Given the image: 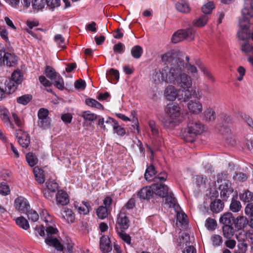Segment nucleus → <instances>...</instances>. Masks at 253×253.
I'll use <instances>...</instances> for the list:
<instances>
[{
    "mask_svg": "<svg viewBox=\"0 0 253 253\" xmlns=\"http://www.w3.org/2000/svg\"><path fill=\"white\" fill-rule=\"evenodd\" d=\"M223 236L227 239L231 238L234 235V229L230 225H224L222 227Z\"/></svg>",
    "mask_w": 253,
    "mask_h": 253,
    "instance_id": "obj_38",
    "label": "nucleus"
},
{
    "mask_svg": "<svg viewBox=\"0 0 253 253\" xmlns=\"http://www.w3.org/2000/svg\"><path fill=\"white\" fill-rule=\"evenodd\" d=\"M125 210L124 208L122 209L117 218L116 228H118L119 227L121 230H126L129 226V220L125 214Z\"/></svg>",
    "mask_w": 253,
    "mask_h": 253,
    "instance_id": "obj_13",
    "label": "nucleus"
},
{
    "mask_svg": "<svg viewBox=\"0 0 253 253\" xmlns=\"http://www.w3.org/2000/svg\"><path fill=\"white\" fill-rule=\"evenodd\" d=\"M149 125L153 135V141L155 142H164L165 140L162 136L161 132L159 131V126L156 125L155 122L150 120L149 122Z\"/></svg>",
    "mask_w": 253,
    "mask_h": 253,
    "instance_id": "obj_14",
    "label": "nucleus"
},
{
    "mask_svg": "<svg viewBox=\"0 0 253 253\" xmlns=\"http://www.w3.org/2000/svg\"><path fill=\"white\" fill-rule=\"evenodd\" d=\"M16 137L18 142H20V141L30 142V138L29 134L26 132L22 131L21 130L17 132Z\"/></svg>",
    "mask_w": 253,
    "mask_h": 253,
    "instance_id": "obj_40",
    "label": "nucleus"
},
{
    "mask_svg": "<svg viewBox=\"0 0 253 253\" xmlns=\"http://www.w3.org/2000/svg\"><path fill=\"white\" fill-rule=\"evenodd\" d=\"M215 186L220 191V196L223 201H227L233 192L231 182L222 175L218 176Z\"/></svg>",
    "mask_w": 253,
    "mask_h": 253,
    "instance_id": "obj_4",
    "label": "nucleus"
},
{
    "mask_svg": "<svg viewBox=\"0 0 253 253\" xmlns=\"http://www.w3.org/2000/svg\"><path fill=\"white\" fill-rule=\"evenodd\" d=\"M56 214L68 223H73L75 220V214L71 209L63 208L61 210L56 209Z\"/></svg>",
    "mask_w": 253,
    "mask_h": 253,
    "instance_id": "obj_10",
    "label": "nucleus"
},
{
    "mask_svg": "<svg viewBox=\"0 0 253 253\" xmlns=\"http://www.w3.org/2000/svg\"><path fill=\"white\" fill-rule=\"evenodd\" d=\"M106 77L109 82L115 84L119 80V72L118 70L111 68L106 74Z\"/></svg>",
    "mask_w": 253,
    "mask_h": 253,
    "instance_id": "obj_24",
    "label": "nucleus"
},
{
    "mask_svg": "<svg viewBox=\"0 0 253 253\" xmlns=\"http://www.w3.org/2000/svg\"><path fill=\"white\" fill-rule=\"evenodd\" d=\"M143 53V49L140 45H135L131 50V55L136 59L139 58Z\"/></svg>",
    "mask_w": 253,
    "mask_h": 253,
    "instance_id": "obj_44",
    "label": "nucleus"
},
{
    "mask_svg": "<svg viewBox=\"0 0 253 253\" xmlns=\"http://www.w3.org/2000/svg\"><path fill=\"white\" fill-rule=\"evenodd\" d=\"M224 207V204L219 199L212 202L210 205L211 210L215 213L221 211Z\"/></svg>",
    "mask_w": 253,
    "mask_h": 253,
    "instance_id": "obj_28",
    "label": "nucleus"
},
{
    "mask_svg": "<svg viewBox=\"0 0 253 253\" xmlns=\"http://www.w3.org/2000/svg\"><path fill=\"white\" fill-rule=\"evenodd\" d=\"M45 3V0H33L32 6L35 9L42 10L44 7Z\"/></svg>",
    "mask_w": 253,
    "mask_h": 253,
    "instance_id": "obj_51",
    "label": "nucleus"
},
{
    "mask_svg": "<svg viewBox=\"0 0 253 253\" xmlns=\"http://www.w3.org/2000/svg\"><path fill=\"white\" fill-rule=\"evenodd\" d=\"M172 67L167 66L164 68L162 71L155 72L153 78L155 84H158L161 81L167 83H172L174 80V74L172 73Z\"/></svg>",
    "mask_w": 253,
    "mask_h": 253,
    "instance_id": "obj_5",
    "label": "nucleus"
},
{
    "mask_svg": "<svg viewBox=\"0 0 253 253\" xmlns=\"http://www.w3.org/2000/svg\"><path fill=\"white\" fill-rule=\"evenodd\" d=\"M23 80V74L21 71L16 70L14 71L11 75V79L7 83V88L8 89L9 93H13L17 89V85L21 84Z\"/></svg>",
    "mask_w": 253,
    "mask_h": 253,
    "instance_id": "obj_8",
    "label": "nucleus"
},
{
    "mask_svg": "<svg viewBox=\"0 0 253 253\" xmlns=\"http://www.w3.org/2000/svg\"><path fill=\"white\" fill-rule=\"evenodd\" d=\"M195 30L191 27L184 29L178 30L171 37V42L176 43L184 40L192 41L194 39Z\"/></svg>",
    "mask_w": 253,
    "mask_h": 253,
    "instance_id": "obj_6",
    "label": "nucleus"
},
{
    "mask_svg": "<svg viewBox=\"0 0 253 253\" xmlns=\"http://www.w3.org/2000/svg\"><path fill=\"white\" fill-rule=\"evenodd\" d=\"M240 199L245 203H249L253 201V193L246 190L243 193L240 194Z\"/></svg>",
    "mask_w": 253,
    "mask_h": 253,
    "instance_id": "obj_34",
    "label": "nucleus"
},
{
    "mask_svg": "<svg viewBox=\"0 0 253 253\" xmlns=\"http://www.w3.org/2000/svg\"><path fill=\"white\" fill-rule=\"evenodd\" d=\"M249 223L247 218L244 216H239L236 218L235 221V227L238 229H241L246 226Z\"/></svg>",
    "mask_w": 253,
    "mask_h": 253,
    "instance_id": "obj_31",
    "label": "nucleus"
},
{
    "mask_svg": "<svg viewBox=\"0 0 253 253\" xmlns=\"http://www.w3.org/2000/svg\"><path fill=\"white\" fill-rule=\"evenodd\" d=\"M193 181L197 187H200L204 184L205 179L202 175H196L193 178Z\"/></svg>",
    "mask_w": 253,
    "mask_h": 253,
    "instance_id": "obj_63",
    "label": "nucleus"
},
{
    "mask_svg": "<svg viewBox=\"0 0 253 253\" xmlns=\"http://www.w3.org/2000/svg\"><path fill=\"white\" fill-rule=\"evenodd\" d=\"M15 222L16 224L21 228L24 230H27L29 228L30 225L28 220L23 216H20L16 218Z\"/></svg>",
    "mask_w": 253,
    "mask_h": 253,
    "instance_id": "obj_35",
    "label": "nucleus"
},
{
    "mask_svg": "<svg viewBox=\"0 0 253 253\" xmlns=\"http://www.w3.org/2000/svg\"><path fill=\"white\" fill-rule=\"evenodd\" d=\"M187 108L190 112L195 114H200L203 110L202 104L199 101L192 100L188 103Z\"/></svg>",
    "mask_w": 253,
    "mask_h": 253,
    "instance_id": "obj_21",
    "label": "nucleus"
},
{
    "mask_svg": "<svg viewBox=\"0 0 253 253\" xmlns=\"http://www.w3.org/2000/svg\"><path fill=\"white\" fill-rule=\"evenodd\" d=\"M216 118L214 111L211 108H207L204 112V119L208 122H213Z\"/></svg>",
    "mask_w": 253,
    "mask_h": 253,
    "instance_id": "obj_29",
    "label": "nucleus"
},
{
    "mask_svg": "<svg viewBox=\"0 0 253 253\" xmlns=\"http://www.w3.org/2000/svg\"><path fill=\"white\" fill-rule=\"evenodd\" d=\"M57 232L56 228L50 226L47 227L46 229L45 242L47 245L54 247L57 250L60 251L63 250V246L55 236Z\"/></svg>",
    "mask_w": 253,
    "mask_h": 253,
    "instance_id": "obj_7",
    "label": "nucleus"
},
{
    "mask_svg": "<svg viewBox=\"0 0 253 253\" xmlns=\"http://www.w3.org/2000/svg\"><path fill=\"white\" fill-rule=\"evenodd\" d=\"M33 172L37 181L40 184L43 183L45 181L43 170L38 167L33 169Z\"/></svg>",
    "mask_w": 253,
    "mask_h": 253,
    "instance_id": "obj_27",
    "label": "nucleus"
},
{
    "mask_svg": "<svg viewBox=\"0 0 253 253\" xmlns=\"http://www.w3.org/2000/svg\"><path fill=\"white\" fill-rule=\"evenodd\" d=\"M243 14V19L239 21V24L242 31H246L248 29L249 21L247 18L244 15V12L242 11Z\"/></svg>",
    "mask_w": 253,
    "mask_h": 253,
    "instance_id": "obj_55",
    "label": "nucleus"
},
{
    "mask_svg": "<svg viewBox=\"0 0 253 253\" xmlns=\"http://www.w3.org/2000/svg\"><path fill=\"white\" fill-rule=\"evenodd\" d=\"M98 125L104 129H108L111 127L113 128L116 125V123L118 122L116 120L110 117L108 118L105 121L102 117L98 116Z\"/></svg>",
    "mask_w": 253,
    "mask_h": 253,
    "instance_id": "obj_16",
    "label": "nucleus"
},
{
    "mask_svg": "<svg viewBox=\"0 0 253 253\" xmlns=\"http://www.w3.org/2000/svg\"><path fill=\"white\" fill-rule=\"evenodd\" d=\"M125 49L124 44L120 42L115 44L113 46V51L115 53L122 54L124 52Z\"/></svg>",
    "mask_w": 253,
    "mask_h": 253,
    "instance_id": "obj_60",
    "label": "nucleus"
},
{
    "mask_svg": "<svg viewBox=\"0 0 253 253\" xmlns=\"http://www.w3.org/2000/svg\"><path fill=\"white\" fill-rule=\"evenodd\" d=\"M209 17L207 15H202L199 18L193 21V24L197 27H202L207 23Z\"/></svg>",
    "mask_w": 253,
    "mask_h": 253,
    "instance_id": "obj_33",
    "label": "nucleus"
},
{
    "mask_svg": "<svg viewBox=\"0 0 253 253\" xmlns=\"http://www.w3.org/2000/svg\"><path fill=\"white\" fill-rule=\"evenodd\" d=\"M175 8L178 11L188 13L191 10L189 3L185 0H179L175 4Z\"/></svg>",
    "mask_w": 253,
    "mask_h": 253,
    "instance_id": "obj_23",
    "label": "nucleus"
},
{
    "mask_svg": "<svg viewBox=\"0 0 253 253\" xmlns=\"http://www.w3.org/2000/svg\"><path fill=\"white\" fill-rule=\"evenodd\" d=\"M245 211L247 215L250 217L253 216V203L248 204L245 209Z\"/></svg>",
    "mask_w": 253,
    "mask_h": 253,
    "instance_id": "obj_64",
    "label": "nucleus"
},
{
    "mask_svg": "<svg viewBox=\"0 0 253 253\" xmlns=\"http://www.w3.org/2000/svg\"><path fill=\"white\" fill-rule=\"evenodd\" d=\"M164 95L167 100L171 101L175 100L177 97L178 98L179 96L177 90L173 85H169L166 88Z\"/></svg>",
    "mask_w": 253,
    "mask_h": 253,
    "instance_id": "obj_19",
    "label": "nucleus"
},
{
    "mask_svg": "<svg viewBox=\"0 0 253 253\" xmlns=\"http://www.w3.org/2000/svg\"><path fill=\"white\" fill-rule=\"evenodd\" d=\"M113 130L115 133H116L118 135L120 136H124L126 133L125 129L121 126L117 122L116 123V125L113 128Z\"/></svg>",
    "mask_w": 253,
    "mask_h": 253,
    "instance_id": "obj_59",
    "label": "nucleus"
},
{
    "mask_svg": "<svg viewBox=\"0 0 253 253\" xmlns=\"http://www.w3.org/2000/svg\"><path fill=\"white\" fill-rule=\"evenodd\" d=\"M85 103L86 105L89 107H95L99 109H104L103 105L95 99L88 98L85 99Z\"/></svg>",
    "mask_w": 253,
    "mask_h": 253,
    "instance_id": "obj_37",
    "label": "nucleus"
},
{
    "mask_svg": "<svg viewBox=\"0 0 253 253\" xmlns=\"http://www.w3.org/2000/svg\"><path fill=\"white\" fill-rule=\"evenodd\" d=\"M233 221L232 213L231 212L224 213L220 218L219 222L220 223L226 225H230Z\"/></svg>",
    "mask_w": 253,
    "mask_h": 253,
    "instance_id": "obj_32",
    "label": "nucleus"
},
{
    "mask_svg": "<svg viewBox=\"0 0 253 253\" xmlns=\"http://www.w3.org/2000/svg\"><path fill=\"white\" fill-rule=\"evenodd\" d=\"M165 112L167 116L162 120V123L166 128L173 129L181 123L182 120L180 118L181 109L177 104L170 103L167 104Z\"/></svg>",
    "mask_w": 253,
    "mask_h": 253,
    "instance_id": "obj_2",
    "label": "nucleus"
},
{
    "mask_svg": "<svg viewBox=\"0 0 253 253\" xmlns=\"http://www.w3.org/2000/svg\"><path fill=\"white\" fill-rule=\"evenodd\" d=\"M214 8V5L212 1H209L202 7V12L205 15L211 14L212 9Z\"/></svg>",
    "mask_w": 253,
    "mask_h": 253,
    "instance_id": "obj_48",
    "label": "nucleus"
},
{
    "mask_svg": "<svg viewBox=\"0 0 253 253\" xmlns=\"http://www.w3.org/2000/svg\"><path fill=\"white\" fill-rule=\"evenodd\" d=\"M0 118L2 121L10 127H13L9 118V113L7 109L4 108L0 110Z\"/></svg>",
    "mask_w": 253,
    "mask_h": 253,
    "instance_id": "obj_26",
    "label": "nucleus"
},
{
    "mask_svg": "<svg viewBox=\"0 0 253 253\" xmlns=\"http://www.w3.org/2000/svg\"><path fill=\"white\" fill-rule=\"evenodd\" d=\"M52 84L56 86L59 89L63 90L64 89V83L62 77L59 75L51 81Z\"/></svg>",
    "mask_w": 253,
    "mask_h": 253,
    "instance_id": "obj_42",
    "label": "nucleus"
},
{
    "mask_svg": "<svg viewBox=\"0 0 253 253\" xmlns=\"http://www.w3.org/2000/svg\"><path fill=\"white\" fill-rule=\"evenodd\" d=\"M56 201L57 204L62 206L67 205L69 203L68 194L63 190H59L56 195Z\"/></svg>",
    "mask_w": 253,
    "mask_h": 253,
    "instance_id": "obj_20",
    "label": "nucleus"
},
{
    "mask_svg": "<svg viewBox=\"0 0 253 253\" xmlns=\"http://www.w3.org/2000/svg\"><path fill=\"white\" fill-rule=\"evenodd\" d=\"M81 117H82L84 120L88 121H93L98 118L97 115L91 113L89 111H84L81 115Z\"/></svg>",
    "mask_w": 253,
    "mask_h": 253,
    "instance_id": "obj_45",
    "label": "nucleus"
},
{
    "mask_svg": "<svg viewBox=\"0 0 253 253\" xmlns=\"http://www.w3.org/2000/svg\"><path fill=\"white\" fill-rule=\"evenodd\" d=\"M17 61L16 56L5 51V49L0 50V66H13Z\"/></svg>",
    "mask_w": 253,
    "mask_h": 253,
    "instance_id": "obj_9",
    "label": "nucleus"
},
{
    "mask_svg": "<svg viewBox=\"0 0 253 253\" xmlns=\"http://www.w3.org/2000/svg\"><path fill=\"white\" fill-rule=\"evenodd\" d=\"M108 209L103 206H100L96 210V213L98 217L103 219L106 218L108 215Z\"/></svg>",
    "mask_w": 253,
    "mask_h": 253,
    "instance_id": "obj_43",
    "label": "nucleus"
},
{
    "mask_svg": "<svg viewBox=\"0 0 253 253\" xmlns=\"http://www.w3.org/2000/svg\"><path fill=\"white\" fill-rule=\"evenodd\" d=\"M81 206L75 205V208L80 214H87L89 212L91 207L88 202H83Z\"/></svg>",
    "mask_w": 253,
    "mask_h": 253,
    "instance_id": "obj_30",
    "label": "nucleus"
},
{
    "mask_svg": "<svg viewBox=\"0 0 253 253\" xmlns=\"http://www.w3.org/2000/svg\"><path fill=\"white\" fill-rule=\"evenodd\" d=\"M168 177V174L166 172H161L155 176L154 182L158 183L166 181Z\"/></svg>",
    "mask_w": 253,
    "mask_h": 253,
    "instance_id": "obj_56",
    "label": "nucleus"
},
{
    "mask_svg": "<svg viewBox=\"0 0 253 253\" xmlns=\"http://www.w3.org/2000/svg\"><path fill=\"white\" fill-rule=\"evenodd\" d=\"M25 213L27 214L29 220L31 221L36 222L39 219V215L35 211L30 210V209L28 212Z\"/></svg>",
    "mask_w": 253,
    "mask_h": 253,
    "instance_id": "obj_54",
    "label": "nucleus"
},
{
    "mask_svg": "<svg viewBox=\"0 0 253 253\" xmlns=\"http://www.w3.org/2000/svg\"><path fill=\"white\" fill-rule=\"evenodd\" d=\"M196 64L200 69V70L203 72L204 74L207 77V78L213 82L214 81V78L210 72L202 63H201L200 61H198V62L196 63Z\"/></svg>",
    "mask_w": 253,
    "mask_h": 253,
    "instance_id": "obj_41",
    "label": "nucleus"
},
{
    "mask_svg": "<svg viewBox=\"0 0 253 253\" xmlns=\"http://www.w3.org/2000/svg\"><path fill=\"white\" fill-rule=\"evenodd\" d=\"M14 207L16 211L21 213L28 212L30 209V205L28 201L22 196L18 197L15 199Z\"/></svg>",
    "mask_w": 253,
    "mask_h": 253,
    "instance_id": "obj_12",
    "label": "nucleus"
},
{
    "mask_svg": "<svg viewBox=\"0 0 253 253\" xmlns=\"http://www.w3.org/2000/svg\"><path fill=\"white\" fill-rule=\"evenodd\" d=\"M27 25L29 27L30 29H26V31L30 34L31 35H32L34 37H36V34L34 33L33 31H32L31 30L34 27H36L39 25V23L38 21H27L26 22Z\"/></svg>",
    "mask_w": 253,
    "mask_h": 253,
    "instance_id": "obj_52",
    "label": "nucleus"
},
{
    "mask_svg": "<svg viewBox=\"0 0 253 253\" xmlns=\"http://www.w3.org/2000/svg\"><path fill=\"white\" fill-rule=\"evenodd\" d=\"M110 240L107 236H102L100 239V249L102 253H107L110 252L112 249Z\"/></svg>",
    "mask_w": 253,
    "mask_h": 253,
    "instance_id": "obj_18",
    "label": "nucleus"
},
{
    "mask_svg": "<svg viewBox=\"0 0 253 253\" xmlns=\"http://www.w3.org/2000/svg\"><path fill=\"white\" fill-rule=\"evenodd\" d=\"M157 173V171L156 168L153 165H151L147 168L145 170V179L148 181H153Z\"/></svg>",
    "mask_w": 253,
    "mask_h": 253,
    "instance_id": "obj_25",
    "label": "nucleus"
},
{
    "mask_svg": "<svg viewBox=\"0 0 253 253\" xmlns=\"http://www.w3.org/2000/svg\"><path fill=\"white\" fill-rule=\"evenodd\" d=\"M46 190L43 192L44 196L49 198L51 195L50 193H54L58 188V184L53 180H48L46 183Z\"/></svg>",
    "mask_w": 253,
    "mask_h": 253,
    "instance_id": "obj_17",
    "label": "nucleus"
},
{
    "mask_svg": "<svg viewBox=\"0 0 253 253\" xmlns=\"http://www.w3.org/2000/svg\"><path fill=\"white\" fill-rule=\"evenodd\" d=\"M27 163L30 167H34L38 163V159L32 153H28L26 156Z\"/></svg>",
    "mask_w": 253,
    "mask_h": 253,
    "instance_id": "obj_49",
    "label": "nucleus"
},
{
    "mask_svg": "<svg viewBox=\"0 0 253 253\" xmlns=\"http://www.w3.org/2000/svg\"><path fill=\"white\" fill-rule=\"evenodd\" d=\"M32 95L31 94H25L17 97L16 101L19 104L26 105L32 100Z\"/></svg>",
    "mask_w": 253,
    "mask_h": 253,
    "instance_id": "obj_39",
    "label": "nucleus"
},
{
    "mask_svg": "<svg viewBox=\"0 0 253 253\" xmlns=\"http://www.w3.org/2000/svg\"><path fill=\"white\" fill-rule=\"evenodd\" d=\"M182 93L179 94L178 100L183 102H186L192 97L195 99H200L202 96L201 92L199 89H192L191 91L189 88L182 90Z\"/></svg>",
    "mask_w": 253,
    "mask_h": 253,
    "instance_id": "obj_11",
    "label": "nucleus"
},
{
    "mask_svg": "<svg viewBox=\"0 0 253 253\" xmlns=\"http://www.w3.org/2000/svg\"><path fill=\"white\" fill-rule=\"evenodd\" d=\"M10 190L9 186L5 182H1L0 184V194L6 196L10 194Z\"/></svg>",
    "mask_w": 253,
    "mask_h": 253,
    "instance_id": "obj_53",
    "label": "nucleus"
},
{
    "mask_svg": "<svg viewBox=\"0 0 253 253\" xmlns=\"http://www.w3.org/2000/svg\"><path fill=\"white\" fill-rule=\"evenodd\" d=\"M241 204L240 202L236 200H232L230 206V209L233 212H238L241 209Z\"/></svg>",
    "mask_w": 253,
    "mask_h": 253,
    "instance_id": "obj_57",
    "label": "nucleus"
},
{
    "mask_svg": "<svg viewBox=\"0 0 253 253\" xmlns=\"http://www.w3.org/2000/svg\"><path fill=\"white\" fill-rule=\"evenodd\" d=\"M152 188L154 194L163 198L168 194L169 188L165 184L155 183L152 184Z\"/></svg>",
    "mask_w": 253,
    "mask_h": 253,
    "instance_id": "obj_15",
    "label": "nucleus"
},
{
    "mask_svg": "<svg viewBox=\"0 0 253 253\" xmlns=\"http://www.w3.org/2000/svg\"><path fill=\"white\" fill-rule=\"evenodd\" d=\"M204 126L199 121L190 120L187 124V132L183 134L185 142H194L204 131Z\"/></svg>",
    "mask_w": 253,
    "mask_h": 253,
    "instance_id": "obj_3",
    "label": "nucleus"
},
{
    "mask_svg": "<svg viewBox=\"0 0 253 253\" xmlns=\"http://www.w3.org/2000/svg\"><path fill=\"white\" fill-rule=\"evenodd\" d=\"M51 119L50 118H47L43 120H39L38 121V125L40 127L46 129L50 126Z\"/></svg>",
    "mask_w": 253,
    "mask_h": 253,
    "instance_id": "obj_58",
    "label": "nucleus"
},
{
    "mask_svg": "<svg viewBox=\"0 0 253 253\" xmlns=\"http://www.w3.org/2000/svg\"><path fill=\"white\" fill-rule=\"evenodd\" d=\"M164 198H165V204H168L169 207H175L176 201L170 192H168V194Z\"/></svg>",
    "mask_w": 253,
    "mask_h": 253,
    "instance_id": "obj_46",
    "label": "nucleus"
},
{
    "mask_svg": "<svg viewBox=\"0 0 253 253\" xmlns=\"http://www.w3.org/2000/svg\"><path fill=\"white\" fill-rule=\"evenodd\" d=\"M211 241L212 245L214 247L220 246L222 243V238L219 235L214 234L211 237Z\"/></svg>",
    "mask_w": 253,
    "mask_h": 253,
    "instance_id": "obj_50",
    "label": "nucleus"
},
{
    "mask_svg": "<svg viewBox=\"0 0 253 253\" xmlns=\"http://www.w3.org/2000/svg\"><path fill=\"white\" fill-rule=\"evenodd\" d=\"M163 62L172 67V73L174 74V80L172 83L176 84L181 88H189L192 85V80L190 76L182 73L185 68V62L183 59L178 56L174 50H170L163 54Z\"/></svg>",
    "mask_w": 253,
    "mask_h": 253,
    "instance_id": "obj_1",
    "label": "nucleus"
},
{
    "mask_svg": "<svg viewBox=\"0 0 253 253\" xmlns=\"http://www.w3.org/2000/svg\"><path fill=\"white\" fill-rule=\"evenodd\" d=\"M205 225L208 230L213 231L215 229L217 223L215 219L209 217L206 219Z\"/></svg>",
    "mask_w": 253,
    "mask_h": 253,
    "instance_id": "obj_47",
    "label": "nucleus"
},
{
    "mask_svg": "<svg viewBox=\"0 0 253 253\" xmlns=\"http://www.w3.org/2000/svg\"><path fill=\"white\" fill-rule=\"evenodd\" d=\"M47 6L51 9L58 7L60 4V0H45Z\"/></svg>",
    "mask_w": 253,
    "mask_h": 253,
    "instance_id": "obj_62",
    "label": "nucleus"
},
{
    "mask_svg": "<svg viewBox=\"0 0 253 253\" xmlns=\"http://www.w3.org/2000/svg\"><path fill=\"white\" fill-rule=\"evenodd\" d=\"M49 111L47 109L45 108H41L38 112V117L39 120H43L48 117Z\"/></svg>",
    "mask_w": 253,
    "mask_h": 253,
    "instance_id": "obj_61",
    "label": "nucleus"
},
{
    "mask_svg": "<svg viewBox=\"0 0 253 253\" xmlns=\"http://www.w3.org/2000/svg\"><path fill=\"white\" fill-rule=\"evenodd\" d=\"M154 195L152 185L142 188L138 191L137 196L142 199H149Z\"/></svg>",
    "mask_w": 253,
    "mask_h": 253,
    "instance_id": "obj_22",
    "label": "nucleus"
},
{
    "mask_svg": "<svg viewBox=\"0 0 253 253\" xmlns=\"http://www.w3.org/2000/svg\"><path fill=\"white\" fill-rule=\"evenodd\" d=\"M45 74L46 76L51 81H53V80L54 79L57 75H59V74L56 72L52 67L49 66H46Z\"/></svg>",
    "mask_w": 253,
    "mask_h": 253,
    "instance_id": "obj_36",
    "label": "nucleus"
}]
</instances>
